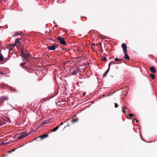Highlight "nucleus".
<instances>
[{"instance_id": "obj_1", "label": "nucleus", "mask_w": 157, "mask_h": 157, "mask_svg": "<svg viewBox=\"0 0 157 157\" xmlns=\"http://www.w3.org/2000/svg\"><path fill=\"white\" fill-rule=\"evenodd\" d=\"M12 121L10 118H2V120L0 121V126L4 124H6L7 123L10 124L11 123Z\"/></svg>"}, {"instance_id": "obj_2", "label": "nucleus", "mask_w": 157, "mask_h": 157, "mask_svg": "<svg viewBox=\"0 0 157 157\" xmlns=\"http://www.w3.org/2000/svg\"><path fill=\"white\" fill-rule=\"evenodd\" d=\"M36 130H34L30 132L28 134H26V132H22L21 133V134L18 137V140L20 139L23 138V137L27 136L28 135L32 133L33 132L35 131Z\"/></svg>"}, {"instance_id": "obj_3", "label": "nucleus", "mask_w": 157, "mask_h": 157, "mask_svg": "<svg viewBox=\"0 0 157 157\" xmlns=\"http://www.w3.org/2000/svg\"><path fill=\"white\" fill-rule=\"evenodd\" d=\"M57 40L59 41L60 44L64 45L67 44L66 42L64 40L63 38L61 37L60 36H58L57 38Z\"/></svg>"}, {"instance_id": "obj_4", "label": "nucleus", "mask_w": 157, "mask_h": 157, "mask_svg": "<svg viewBox=\"0 0 157 157\" xmlns=\"http://www.w3.org/2000/svg\"><path fill=\"white\" fill-rule=\"evenodd\" d=\"M21 53L23 56L25 58H27L29 56V54L24 52V49H22L21 50Z\"/></svg>"}, {"instance_id": "obj_5", "label": "nucleus", "mask_w": 157, "mask_h": 157, "mask_svg": "<svg viewBox=\"0 0 157 157\" xmlns=\"http://www.w3.org/2000/svg\"><path fill=\"white\" fill-rule=\"evenodd\" d=\"M121 47L123 48V52L124 53H125V52H127V46L126 45V44L125 43H123L121 45Z\"/></svg>"}, {"instance_id": "obj_6", "label": "nucleus", "mask_w": 157, "mask_h": 157, "mask_svg": "<svg viewBox=\"0 0 157 157\" xmlns=\"http://www.w3.org/2000/svg\"><path fill=\"white\" fill-rule=\"evenodd\" d=\"M150 69L151 72L152 73H156V69L154 66H151L150 68Z\"/></svg>"}, {"instance_id": "obj_7", "label": "nucleus", "mask_w": 157, "mask_h": 157, "mask_svg": "<svg viewBox=\"0 0 157 157\" xmlns=\"http://www.w3.org/2000/svg\"><path fill=\"white\" fill-rule=\"evenodd\" d=\"M48 134H44L42 135L39 136L37 138H40L41 139H42L48 137Z\"/></svg>"}, {"instance_id": "obj_8", "label": "nucleus", "mask_w": 157, "mask_h": 157, "mask_svg": "<svg viewBox=\"0 0 157 157\" xmlns=\"http://www.w3.org/2000/svg\"><path fill=\"white\" fill-rule=\"evenodd\" d=\"M51 120V119H50L49 120H46L45 121H44L40 125V126H41L44 124H46L49 123V122H50Z\"/></svg>"}, {"instance_id": "obj_9", "label": "nucleus", "mask_w": 157, "mask_h": 157, "mask_svg": "<svg viewBox=\"0 0 157 157\" xmlns=\"http://www.w3.org/2000/svg\"><path fill=\"white\" fill-rule=\"evenodd\" d=\"M48 50H51L54 51L55 49V48L54 47V45H52L51 46H48Z\"/></svg>"}, {"instance_id": "obj_10", "label": "nucleus", "mask_w": 157, "mask_h": 157, "mask_svg": "<svg viewBox=\"0 0 157 157\" xmlns=\"http://www.w3.org/2000/svg\"><path fill=\"white\" fill-rule=\"evenodd\" d=\"M72 124H74L75 122H76L78 121V118H76L75 120L73 119V118H69L68 120H70Z\"/></svg>"}, {"instance_id": "obj_11", "label": "nucleus", "mask_w": 157, "mask_h": 157, "mask_svg": "<svg viewBox=\"0 0 157 157\" xmlns=\"http://www.w3.org/2000/svg\"><path fill=\"white\" fill-rule=\"evenodd\" d=\"M124 59L127 60L130 59L129 56H128V55L127 54V53H124Z\"/></svg>"}, {"instance_id": "obj_12", "label": "nucleus", "mask_w": 157, "mask_h": 157, "mask_svg": "<svg viewBox=\"0 0 157 157\" xmlns=\"http://www.w3.org/2000/svg\"><path fill=\"white\" fill-rule=\"evenodd\" d=\"M78 70H75L74 71L72 72L71 73V75H74L77 74L78 72Z\"/></svg>"}, {"instance_id": "obj_13", "label": "nucleus", "mask_w": 157, "mask_h": 157, "mask_svg": "<svg viewBox=\"0 0 157 157\" xmlns=\"http://www.w3.org/2000/svg\"><path fill=\"white\" fill-rule=\"evenodd\" d=\"M59 125H57L56 126L55 128L52 129L51 131V132H53L56 131L59 128Z\"/></svg>"}, {"instance_id": "obj_14", "label": "nucleus", "mask_w": 157, "mask_h": 157, "mask_svg": "<svg viewBox=\"0 0 157 157\" xmlns=\"http://www.w3.org/2000/svg\"><path fill=\"white\" fill-rule=\"evenodd\" d=\"M22 39V38H17L15 39V43H19L20 41Z\"/></svg>"}, {"instance_id": "obj_15", "label": "nucleus", "mask_w": 157, "mask_h": 157, "mask_svg": "<svg viewBox=\"0 0 157 157\" xmlns=\"http://www.w3.org/2000/svg\"><path fill=\"white\" fill-rule=\"evenodd\" d=\"M3 55L1 53V52L0 51V61H2L3 60Z\"/></svg>"}, {"instance_id": "obj_16", "label": "nucleus", "mask_w": 157, "mask_h": 157, "mask_svg": "<svg viewBox=\"0 0 157 157\" xmlns=\"http://www.w3.org/2000/svg\"><path fill=\"white\" fill-rule=\"evenodd\" d=\"M150 76L151 77V78L154 79H155V75L153 74H150Z\"/></svg>"}, {"instance_id": "obj_17", "label": "nucleus", "mask_w": 157, "mask_h": 157, "mask_svg": "<svg viewBox=\"0 0 157 157\" xmlns=\"http://www.w3.org/2000/svg\"><path fill=\"white\" fill-rule=\"evenodd\" d=\"M109 71V70L107 69V70L105 72V73L103 74V77H104L108 73Z\"/></svg>"}, {"instance_id": "obj_18", "label": "nucleus", "mask_w": 157, "mask_h": 157, "mask_svg": "<svg viewBox=\"0 0 157 157\" xmlns=\"http://www.w3.org/2000/svg\"><path fill=\"white\" fill-rule=\"evenodd\" d=\"M123 59H118V58L116 57L115 59L114 60L118 62L120 61H121V60H123Z\"/></svg>"}, {"instance_id": "obj_19", "label": "nucleus", "mask_w": 157, "mask_h": 157, "mask_svg": "<svg viewBox=\"0 0 157 157\" xmlns=\"http://www.w3.org/2000/svg\"><path fill=\"white\" fill-rule=\"evenodd\" d=\"M129 116L130 117H135V115L133 113H130L129 114Z\"/></svg>"}, {"instance_id": "obj_20", "label": "nucleus", "mask_w": 157, "mask_h": 157, "mask_svg": "<svg viewBox=\"0 0 157 157\" xmlns=\"http://www.w3.org/2000/svg\"><path fill=\"white\" fill-rule=\"evenodd\" d=\"M11 91H13L15 92H17L16 89L15 88H12L11 89Z\"/></svg>"}, {"instance_id": "obj_21", "label": "nucleus", "mask_w": 157, "mask_h": 157, "mask_svg": "<svg viewBox=\"0 0 157 157\" xmlns=\"http://www.w3.org/2000/svg\"><path fill=\"white\" fill-rule=\"evenodd\" d=\"M111 64H112V63H110L109 64L108 68V70H110V66L111 65Z\"/></svg>"}, {"instance_id": "obj_22", "label": "nucleus", "mask_w": 157, "mask_h": 157, "mask_svg": "<svg viewBox=\"0 0 157 157\" xmlns=\"http://www.w3.org/2000/svg\"><path fill=\"white\" fill-rule=\"evenodd\" d=\"M133 119L134 120H132V122H134V121H136V123H137L138 122V121L135 118H133Z\"/></svg>"}, {"instance_id": "obj_23", "label": "nucleus", "mask_w": 157, "mask_h": 157, "mask_svg": "<svg viewBox=\"0 0 157 157\" xmlns=\"http://www.w3.org/2000/svg\"><path fill=\"white\" fill-rule=\"evenodd\" d=\"M126 108V107H124L123 108H122V111L123 112V113H125L126 112V111L123 109H125Z\"/></svg>"}, {"instance_id": "obj_24", "label": "nucleus", "mask_w": 157, "mask_h": 157, "mask_svg": "<svg viewBox=\"0 0 157 157\" xmlns=\"http://www.w3.org/2000/svg\"><path fill=\"white\" fill-rule=\"evenodd\" d=\"M26 63L25 62H24V63H20V65L23 67V66Z\"/></svg>"}, {"instance_id": "obj_25", "label": "nucleus", "mask_w": 157, "mask_h": 157, "mask_svg": "<svg viewBox=\"0 0 157 157\" xmlns=\"http://www.w3.org/2000/svg\"><path fill=\"white\" fill-rule=\"evenodd\" d=\"M54 45L55 48V49L57 48H58V44H55V45Z\"/></svg>"}, {"instance_id": "obj_26", "label": "nucleus", "mask_w": 157, "mask_h": 157, "mask_svg": "<svg viewBox=\"0 0 157 157\" xmlns=\"http://www.w3.org/2000/svg\"><path fill=\"white\" fill-rule=\"evenodd\" d=\"M50 114H48V115H47V116H46V117H48V118H53V117H50Z\"/></svg>"}, {"instance_id": "obj_27", "label": "nucleus", "mask_w": 157, "mask_h": 157, "mask_svg": "<svg viewBox=\"0 0 157 157\" xmlns=\"http://www.w3.org/2000/svg\"><path fill=\"white\" fill-rule=\"evenodd\" d=\"M102 59L104 61H106V58L105 57H103Z\"/></svg>"}, {"instance_id": "obj_28", "label": "nucleus", "mask_w": 157, "mask_h": 157, "mask_svg": "<svg viewBox=\"0 0 157 157\" xmlns=\"http://www.w3.org/2000/svg\"><path fill=\"white\" fill-rule=\"evenodd\" d=\"M114 104H115V108H117V103H114Z\"/></svg>"}, {"instance_id": "obj_29", "label": "nucleus", "mask_w": 157, "mask_h": 157, "mask_svg": "<svg viewBox=\"0 0 157 157\" xmlns=\"http://www.w3.org/2000/svg\"><path fill=\"white\" fill-rule=\"evenodd\" d=\"M21 35V33H16V36H18V35Z\"/></svg>"}, {"instance_id": "obj_30", "label": "nucleus", "mask_w": 157, "mask_h": 157, "mask_svg": "<svg viewBox=\"0 0 157 157\" xmlns=\"http://www.w3.org/2000/svg\"><path fill=\"white\" fill-rule=\"evenodd\" d=\"M2 98H1V99H2ZM4 98H3V99H1V102H3V100H4Z\"/></svg>"}, {"instance_id": "obj_31", "label": "nucleus", "mask_w": 157, "mask_h": 157, "mask_svg": "<svg viewBox=\"0 0 157 157\" xmlns=\"http://www.w3.org/2000/svg\"><path fill=\"white\" fill-rule=\"evenodd\" d=\"M110 63H111L112 64H115V63L114 62H110Z\"/></svg>"}, {"instance_id": "obj_32", "label": "nucleus", "mask_w": 157, "mask_h": 157, "mask_svg": "<svg viewBox=\"0 0 157 157\" xmlns=\"http://www.w3.org/2000/svg\"><path fill=\"white\" fill-rule=\"evenodd\" d=\"M63 122H62L60 124H59V127L61 125H63Z\"/></svg>"}, {"instance_id": "obj_33", "label": "nucleus", "mask_w": 157, "mask_h": 157, "mask_svg": "<svg viewBox=\"0 0 157 157\" xmlns=\"http://www.w3.org/2000/svg\"><path fill=\"white\" fill-rule=\"evenodd\" d=\"M16 149V148H15V149H13V150H11V151H12V152H13V151H15V149Z\"/></svg>"}, {"instance_id": "obj_34", "label": "nucleus", "mask_w": 157, "mask_h": 157, "mask_svg": "<svg viewBox=\"0 0 157 157\" xmlns=\"http://www.w3.org/2000/svg\"><path fill=\"white\" fill-rule=\"evenodd\" d=\"M76 116V115H74L73 117H72V118H74Z\"/></svg>"}, {"instance_id": "obj_35", "label": "nucleus", "mask_w": 157, "mask_h": 157, "mask_svg": "<svg viewBox=\"0 0 157 157\" xmlns=\"http://www.w3.org/2000/svg\"><path fill=\"white\" fill-rule=\"evenodd\" d=\"M16 33L14 35H13V36H12V37H13V36H16Z\"/></svg>"}, {"instance_id": "obj_36", "label": "nucleus", "mask_w": 157, "mask_h": 157, "mask_svg": "<svg viewBox=\"0 0 157 157\" xmlns=\"http://www.w3.org/2000/svg\"><path fill=\"white\" fill-rule=\"evenodd\" d=\"M58 92H57V93H56V95H55L54 96H55L56 95H57V94H58Z\"/></svg>"}, {"instance_id": "obj_37", "label": "nucleus", "mask_w": 157, "mask_h": 157, "mask_svg": "<svg viewBox=\"0 0 157 157\" xmlns=\"http://www.w3.org/2000/svg\"><path fill=\"white\" fill-rule=\"evenodd\" d=\"M86 93H83V94L84 96H85L86 95Z\"/></svg>"}, {"instance_id": "obj_38", "label": "nucleus", "mask_w": 157, "mask_h": 157, "mask_svg": "<svg viewBox=\"0 0 157 157\" xmlns=\"http://www.w3.org/2000/svg\"><path fill=\"white\" fill-rule=\"evenodd\" d=\"M41 126H40V125L39 126V127H37L36 128V129H38V128H39Z\"/></svg>"}, {"instance_id": "obj_39", "label": "nucleus", "mask_w": 157, "mask_h": 157, "mask_svg": "<svg viewBox=\"0 0 157 157\" xmlns=\"http://www.w3.org/2000/svg\"><path fill=\"white\" fill-rule=\"evenodd\" d=\"M16 43H15V42L14 43V44H13V46H15L16 45Z\"/></svg>"}, {"instance_id": "obj_40", "label": "nucleus", "mask_w": 157, "mask_h": 157, "mask_svg": "<svg viewBox=\"0 0 157 157\" xmlns=\"http://www.w3.org/2000/svg\"><path fill=\"white\" fill-rule=\"evenodd\" d=\"M93 46H95V44H94H94H93Z\"/></svg>"}, {"instance_id": "obj_41", "label": "nucleus", "mask_w": 157, "mask_h": 157, "mask_svg": "<svg viewBox=\"0 0 157 157\" xmlns=\"http://www.w3.org/2000/svg\"><path fill=\"white\" fill-rule=\"evenodd\" d=\"M12 152V151H11H11H9V152H10V153H11V152Z\"/></svg>"}, {"instance_id": "obj_42", "label": "nucleus", "mask_w": 157, "mask_h": 157, "mask_svg": "<svg viewBox=\"0 0 157 157\" xmlns=\"http://www.w3.org/2000/svg\"><path fill=\"white\" fill-rule=\"evenodd\" d=\"M21 33H22V31H21Z\"/></svg>"}, {"instance_id": "obj_43", "label": "nucleus", "mask_w": 157, "mask_h": 157, "mask_svg": "<svg viewBox=\"0 0 157 157\" xmlns=\"http://www.w3.org/2000/svg\"><path fill=\"white\" fill-rule=\"evenodd\" d=\"M79 78H80V79H82V78H81V77H79Z\"/></svg>"}, {"instance_id": "obj_44", "label": "nucleus", "mask_w": 157, "mask_h": 157, "mask_svg": "<svg viewBox=\"0 0 157 157\" xmlns=\"http://www.w3.org/2000/svg\"><path fill=\"white\" fill-rule=\"evenodd\" d=\"M54 24H56V23L55 22H54Z\"/></svg>"}, {"instance_id": "obj_45", "label": "nucleus", "mask_w": 157, "mask_h": 157, "mask_svg": "<svg viewBox=\"0 0 157 157\" xmlns=\"http://www.w3.org/2000/svg\"><path fill=\"white\" fill-rule=\"evenodd\" d=\"M62 50H64V49H63V48H62Z\"/></svg>"}, {"instance_id": "obj_46", "label": "nucleus", "mask_w": 157, "mask_h": 157, "mask_svg": "<svg viewBox=\"0 0 157 157\" xmlns=\"http://www.w3.org/2000/svg\"><path fill=\"white\" fill-rule=\"evenodd\" d=\"M126 118H129L128 117H127Z\"/></svg>"}, {"instance_id": "obj_47", "label": "nucleus", "mask_w": 157, "mask_h": 157, "mask_svg": "<svg viewBox=\"0 0 157 157\" xmlns=\"http://www.w3.org/2000/svg\"><path fill=\"white\" fill-rule=\"evenodd\" d=\"M100 43L101 44V43Z\"/></svg>"}]
</instances>
